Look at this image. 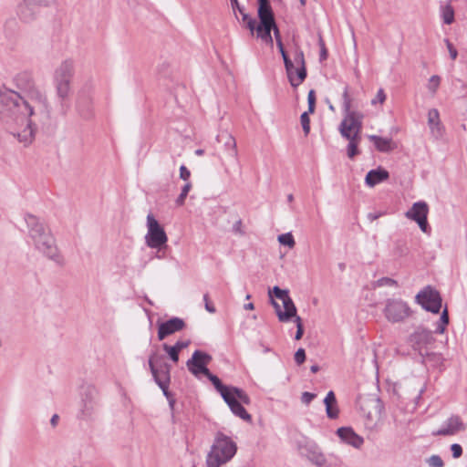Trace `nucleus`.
I'll list each match as a JSON object with an SVG mask.
<instances>
[{
    "label": "nucleus",
    "mask_w": 467,
    "mask_h": 467,
    "mask_svg": "<svg viewBox=\"0 0 467 467\" xmlns=\"http://www.w3.org/2000/svg\"><path fill=\"white\" fill-rule=\"evenodd\" d=\"M16 85L21 93L9 90L0 95V118L7 131L26 147L34 141L37 126L49 120L50 106L26 74L17 76Z\"/></svg>",
    "instance_id": "f257e3e1"
},
{
    "label": "nucleus",
    "mask_w": 467,
    "mask_h": 467,
    "mask_svg": "<svg viewBox=\"0 0 467 467\" xmlns=\"http://www.w3.org/2000/svg\"><path fill=\"white\" fill-rule=\"evenodd\" d=\"M25 221L28 229V237L36 250L57 265H63L65 264L64 257L57 246L50 230L33 214H26Z\"/></svg>",
    "instance_id": "f03ea898"
},
{
    "label": "nucleus",
    "mask_w": 467,
    "mask_h": 467,
    "mask_svg": "<svg viewBox=\"0 0 467 467\" xmlns=\"http://www.w3.org/2000/svg\"><path fill=\"white\" fill-rule=\"evenodd\" d=\"M206 377L211 380L214 388L220 392L222 398L229 406L231 411L245 421H251V415L245 410L243 404L248 405L251 402L249 396L242 389L223 385L220 379L210 371Z\"/></svg>",
    "instance_id": "7ed1b4c3"
},
{
    "label": "nucleus",
    "mask_w": 467,
    "mask_h": 467,
    "mask_svg": "<svg viewBox=\"0 0 467 467\" xmlns=\"http://www.w3.org/2000/svg\"><path fill=\"white\" fill-rule=\"evenodd\" d=\"M206 377L211 380L214 388L220 392L222 398L229 406L231 411L245 421H251V415L245 410L243 404L248 405L251 402L249 396L242 389L223 385L220 379L210 371Z\"/></svg>",
    "instance_id": "20e7f679"
},
{
    "label": "nucleus",
    "mask_w": 467,
    "mask_h": 467,
    "mask_svg": "<svg viewBox=\"0 0 467 467\" xmlns=\"http://www.w3.org/2000/svg\"><path fill=\"white\" fill-rule=\"evenodd\" d=\"M237 445L228 436L218 433L206 456L207 467H221L230 462L236 454Z\"/></svg>",
    "instance_id": "39448f33"
},
{
    "label": "nucleus",
    "mask_w": 467,
    "mask_h": 467,
    "mask_svg": "<svg viewBox=\"0 0 467 467\" xmlns=\"http://www.w3.org/2000/svg\"><path fill=\"white\" fill-rule=\"evenodd\" d=\"M342 99L345 117L339 126L340 133L346 139L360 137L362 115L351 110V98L348 94V87L344 88Z\"/></svg>",
    "instance_id": "423d86ee"
},
{
    "label": "nucleus",
    "mask_w": 467,
    "mask_h": 467,
    "mask_svg": "<svg viewBox=\"0 0 467 467\" xmlns=\"http://www.w3.org/2000/svg\"><path fill=\"white\" fill-rule=\"evenodd\" d=\"M293 59H291L288 54L282 56L286 75L292 87L296 88L306 78V60L303 50L297 44L293 47Z\"/></svg>",
    "instance_id": "0eeeda50"
},
{
    "label": "nucleus",
    "mask_w": 467,
    "mask_h": 467,
    "mask_svg": "<svg viewBox=\"0 0 467 467\" xmlns=\"http://www.w3.org/2000/svg\"><path fill=\"white\" fill-rule=\"evenodd\" d=\"M74 74V62L70 59L61 62L54 72V83L58 98L65 99L70 93V82Z\"/></svg>",
    "instance_id": "6e6552de"
},
{
    "label": "nucleus",
    "mask_w": 467,
    "mask_h": 467,
    "mask_svg": "<svg viewBox=\"0 0 467 467\" xmlns=\"http://www.w3.org/2000/svg\"><path fill=\"white\" fill-rule=\"evenodd\" d=\"M259 26L256 28V36L265 43L273 45V37L269 36V29L274 26V13L269 0H258Z\"/></svg>",
    "instance_id": "1a4fd4ad"
},
{
    "label": "nucleus",
    "mask_w": 467,
    "mask_h": 467,
    "mask_svg": "<svg viewBox=\"0 0 467 467\" xmlns=\"http://www.w3.org/2000/svg\"><path fill=\"white\" fill-rule=\"evenodd\" d=\"M147 230L145 243L150 248L160 250L166 245L168 236L163 227L151 213L147 215Z\"/></svg>",
    "instance_id": "9d476101"
},
{
    "label": "nucleus",
    "mask_w": 467,
    "mask_h": 467,
    "mask_svg": "<svg viewBox=\"0 0 467 467\" xmlns=\"http://www.w3.org/2000/svg\"><path fill=\"white\" fill-rule=\"evenodd\" d=\"M385 317L392 323L401 322L411 315L408 304L401 299H388L384 308Z\"/></svg>",
    "instance_id": "9b49d317"
},
{
    "label": "nucleus",
    "mask_w": 467,
    "mask_h": 467,
    "mask_svg": "<svg viewBox=\"0 0 467 467\" xmlns=\"http://www.w3.org/2000/svg\"><path fill=\"white\" fill-rule=\"evenodd\" d=\"M434 341L432 332L422 327H417L409 337L410 345L414 350L418 351L420 356L428 354L429 346L432 345Z\"/></svg>",
    "instance_id": "f8f14e48"
},
{
    "label": "nucleus",
    "mask_w": 467,
    "mask_h": 467,
    "mask_svg": "<svg viewBox=\"0 0 467 467\" xmlns=\"http://www.w3.org/2000/svg\"><path fill=\"white\" fill-rule=\"evenodd\" d=\"M416 302L426 311L437 314L441 307V297L440 293L431 286H426L416 296Z\"/></svg>",
    "instance_id": "ddd939ff"
},
{
    "label": "nucleus",
    "mask_w": 467,
    "mask_h": 467,
    "mask_svg": "<svg viewBox=\"0 0 467 467\" xmlns=\"http://www.w3.org/2000/svg\"><path fill=\"white\" fill-rule=\"evenodd\" d=\"M430 212L429 205L424 201H419L412 204V206L405 213V217L409 220L414 221L419 225L420 229L427 234L430 231L428 223V214Z\"/></svg>",
    "instance_id": "4468645a"
},
{
    "label": "nucleus",
    "mask_w": 467,
    "mask_h": 467,
    "mask_svg": "<svg viewBox=\"0 0 467 467\" xmlns=\"http://www.w3.org/2000/svg\"><path fill=\"white\" fill-rule=\"evenodd\" d=\"M212 357L201 350H195L192 358L186 362L187 368L195 377H199L200 374L204 376L209 373L207 365L211 362Z\"/></svg>",
    "instance_id": "2eb2a0df"
},
{
    "label": "nucleus",
    "mask_w": 467,
    "mask_h": 467,
    "mask_svg": "<svg viewBox=\"0 0 467 467\" xmlns=\"http://www.w3.org/2000/svg\"><path fill=\"white\" fill-rule=\"evenodd\" d=\"M466 425L458 415H451L443 421L441 428L432 432L434 436H454L464 431Z\"/></svg>",
    "instance_id": "dca6fc26"
},
{
    "label": "nucleus",
    "mask_w": 467,
    "mask_h": 467,
    "mask_svg": "<svg viewBox=\"0 0 467 467\" xmlns=\"http://www.w3.org/2000/svg\"><path fill=\"white\" fill-rule=\"evenodd\" d=\"M160 358L161 357L155 351L150 355L148 360L150 372L154 378L156 384L161 382L162 380H165V382H170L171 379V366L167 363H161L157 365Z\"/></svg>",
    "instance_id": "f3484780"
},
{
    "label": "nucleus",
    "mask_w": 467,
    "mask_h": 467,
    "mask_svg": "<svg viewBox=\"0 0 467 467\" xmlns=\"http://www.w3.org/2000/svg\"><path fill=\"white\" fill-rule=\"evenodd\" d=\"M185 327V322L180 317H172L165 322L158 324V339L163 340L168 336L182 330Z\"/></svg>",
    "instance_id": "a211bd4d"
},
{
    "label": "nucleus",
    "mask_w": 467,
    "mask_h": 467,
    "mask_svg": "<svg viewBox=\"0 0 467 467\" xmlns=\"http://www.w3.org/2000/svg\"><path fill=\"white\" fill-rule=\"evenodd\" d=\"M337 435L340 441L355 449H360L364 444V439L350 427H340L337 430Z\"/></svg>",
    "instance_id": "6ab92c4d"
},
{
    "label": "nucleus",
    "mask_w": 467,
    "mask_h": 467,
    "mask_svg": "<svg viewBox=\"0 0 467 467\" xmlns=\"http://www.w3.org/2000/svg\"><path fill=\"white\" fill-rule=\"evenodd\" d=\"M39 6L34 1L24 0L18 6L17 14L25 22L32 21L38 13Z\"/></svg>",
    "instance_id": "aec40b11"
},
{
    "label": "nucleus",
    "mask_w": 467,
    "mask_h": 467,
    "mask_svg": "<svg viewBox=\"0 0 467 467\" xmlns=\"http://www.w3.org/2000/svg\"><path fill=\"white\" fill-rule=\"evenodd\" d=\"M271 304L274 306L278 320L280 322H288L296 314V307L293 301L290 302L289 306H286V305H283L284 310L281 309L280 305L277 302H275L273 298H271Z\"/></svg>",
    "instance_id": "412c9836"
},
{
    "label": "nucleus",
    "mask_w": 467,
    "mask_h": 467,
    "mask_svg": "<svg viewBox=\"0 0 467 467\" xmlns=\"http://www.w3.org/2000/svg\"><path fill=\"white\" fill-rule=\"evenodd\" d=\"M96 409V401L93 396V391L88 390L85 398L81 400L80 414L83 419H89Z\"/></svg>",
    "instance_id": "4be33fe9"
},
{
    "label": "nucleus",
    "mask_w": 467,
    "mask_h": 467,
    "mask_svg": "<svg viewBox=\"0 0 467 467\" xmlns=\"http://www.w3.org/2000/svg\"><path fill=\"white\" fill-rule=\"evenodd\" d=\"M389 177V173L388 171L378 168L376 170L369 171L365 178V182L369 187H374L375 185L388 180Z\"/></svg>",
    "instance_id": "5701e85b"
},
{
    "label": "nucleus",
    "mask_w": 467,
    "mask_h": 467,
    "mask_svg": "<svg viewBox=\"0 0 467 467\" xmlns=\"http://www.w3.org/2000/svg\"><path fill=\"white\" fill-rule=\"evenodd\" d=\"M368 140L374 143L376 149L380 152H389L397 148L396 143L390 138L369 135Z\"/></svg>",
    "instance_id": "b1692460"
},
{
    "label": "nucleus",
    "mask_w": 467,
    "mask_h": 467,
    "mask_svg": "<svg viewBox=\"0 0 467 467\" xmlns=\"http://www.w3.org/2000/svg\"><path fill=\"white\" fill-rule=\"evenodd\" d=\"M326 412L329 419H337L339 414L338 408L337 406V400L333 391H329L325 400Z\"/></svg>",
    "instance_id": "393cba45"
},
{
    "label": "nucleus",
    "mask_w": 467,
    "mask_h": 467,
    "mask_svg": "<svg viewBox=\"0 0 467 467\" xmlns=\"http://www.w3.org/2000/svg\"><path fill=\"white\" fill-rule=\"evenodd\" d=\"M308 460L314 464L322 467L326 464L327 459L323 452L317 448H311L307 451Z\"/></svg>",
    "instance_id": "a878e982"
},
{
    "label": "nucleus",
    "mask_w": 467,
    "mask_h": 467,
    "mask_svg": "<svg viewBox=\"0 0 467 467\" xmlns=\"http://www.w3.org/2000/svg\"><path fill=\"white\" fill-rule=\"evenodd\" d=\"M381 409L382 406L378 402L376 406V412L375 415H371L370 413L368 414L366 426L368 429H375L377 428L380 421H381Z\"/></svg>",
    "instance_id": "bb28decb"
},
{
    "label": "nucleus",
    "mask_w": 467,
    "mask_h": 467,
    "mask_svg": "<svg viewBox=\"0 0 467 467\" xmlns=\"http://www.w3.org/2000/svg\"><path fill=\"white\" fill-rule=\"evenodd\" d=\"M269 296L272 298V295L283 302V305L286 306H290V302L293 301L289 296L288 290L281 289L279 286H274L272 290H269Z\"/></svg>",
    "instance_id": "cd10ccee"
},
{
    "label": "nucleus",
    "mask_w": 467,
    "mask_h": 467,
    "mask_svg": "<svg viewBox=\"0 0 467 467\" xmlns=\"http://www.w3.org/2000/svg\"><path fill=\"white\" fill-rule=\"evenodd\" d=\"M224 147L226 150L228 151V154L230 157H232L234 160H237L238 151H237V146L235 139L231 135H226V140L224 142Z\"/></svg>",
    "instance_id": "c85d7f7f"
},
{
    "label": "nucleus",
    "mask_w": 467,
    "mask_h": 467,
    "mask_svg": "<svg viewBox=\"0 0 467 467\" xmlns=\"http://www.w3.org/2000/svg\"><path fill=\"white\" fill-rule=\"evenodd\" d=\"M348 156L350 159H353L356 155L359 153L358 150V146L360 142L361 137H354L348 139Z\"/></svg>",
    "instance_id": "c756f323"
},
{
    "label": "nucleus",
    "mask_w": 467,
    "mask_h": 467,
    "mask_svg": "<svg viewBox=\"0 0 467 467\" xmlns=\"http://www.w3.org/2000/svg\"><path fill=\"white\" fill-rule=\"evenodd\" d=\"M240 15L242 16L243 23L245 24V26L250 30L251 34L254 35L259 24L256 23L254 18L246 14L244 9L243 10V14Z\"/></svg>",
    "instance_id": "7c9ffc66"
},
{
    "label": "nucleus",
    "mask_w": 467,
    "mask_h": 467,
    "mask_svg": "<svg viewBox=\"0 0 467 467\" xmlns=\"http://www.w3.org/2000/svg\"><path fill=\"white\" fill-rule=\"evenodd\" d=\"M448 323H449V315H448V310L445 308L442 311L440 320L437 323V326L435 328V333L443 334Z\"/></svg>",
    "instance_id": "2f4dec72"
},
{
    "label": "nucleus",
    "mask_w": 467,
    "mask_h": 467,
    "mask_svg": "<svg viewBox=\"0 0 467 467\" xmlns=\"http://www.w3.org/2000/svg\"><path fill=\"white\" fill-rule=\"evenodd\" d=\"M274 30V35H275V40H276V45H277V47L281 53L282 56H284V54H287L286 51L285 50V47H284V45H283V42H282V39H281V36H280V32H279V29L277 28L276 25H275V21L274 20V26H272L269 29V36L272 37L271 36V31Z\"/></svg>",
    "instance_id": "473e14b6"
},
{
    "label": "nucleus",
    "mask_w": 467,
    "mask_h": 467,
    "mask_svg": "<svg viewBox=\"0 0 467 467\" xmlns=\"http://www.w3.org/2000/svg\"><path fill=\"white\" fill-rule=\"evenodd\" d=\"M441 16L443 22L446 25H450L454 20V11L451 5H445L442 7Z\"/></svg>",
    "instance_id": "72a5a7b5"
},
{
    "label": "nucleus",
    "mask_w": 467,
    "mask_h": 467,
    "mask_svg": "<svg viewBox=\"0 0 467 467\" xmlns=\"http://www.w3.org/2000/svg\"><path fill=\"white\" fill-rule=\"evenodd\" d=\"M441 84V78L438 75H433L430 78L427 88L432 94L435 95Z\"/></svg>",
    "instance_id": "f704fd0d"
},
{
    "label": "nucleus",
    "mask_w": 467,
    "mask_h": 467,
    "mask_svg": "<svg viewBox=\"0 0 467 467\" xmlns=\"http://www.w3.org/2000/svg\"><path fill=\"white\" fill-rule=\"evenodd\" d=\"M278 242L283 245L288 246L289 248H293L296 244L294 236L291 233L280 234L278 236Z\"/></svg>",
    "instance_id": "c9c22d12"
},
{
    "label": "nucleus",
    "mask_w": 467,
    "mask_h": 467,
    "mask_svg": "<svg viewBox=\"0 0 467 467\" xmlns=\"http://www.w3.org/2000/svg\"><path fill=\"white\" fill-rule=\"evenodd\" d=\"M428 123L432 128L440 124V114L436 109H432L428 112Z\"/></svg>",
    "instance_id": "e433bc0d"
},
{
    "label": "nucleus",
    "mask_w": 467,
    "mask_h": 467,
    "mask_svg": "<svg viewBox=\"0 0 467 467\" xmlns=\"http://www.w3.org/2000/svg\"><path fill=\"white\" fill-rule=\"evenodd\" d=\"M162 348L164 351L169 355L170 358L174 362L177 363L179 361V351L173 347L169 346L168 344H163Z\"/></svg>",
    "instance_id": "4c0bfd02"
},
{
    "label": "nucleus",
    "mask_w": 467,
    "mask_h": 467,
    "mask_svg": "<svg viewBox=\"0 0 467 467\" xmlns=\"http://www.w3.org/2000/svg\"><path fill=\"white\" fill-rule=\"evenodd\" d=\"M169 383L170 382H165V380H162L161 382H159L157 385L161 389L164 396L168 399L169 400V403H170V406L172 408L173 405H174V399L172 398L171 394L169 392L168 390V388H169Z\"/></svg>",
    "instance_id": "58836bf2"
},
{
    "label": "nucleus",
    "mask_w": 467,
    "mask_h": 467,
    "mask_svg": "<svg viewBox=\"0 0 467 467\" xmlns=\"http://www.w3.org/2000/svg\"><path fill=\"white\" fill-rule=\"evenodd\" d=\"M192 188L191 182H187L182 189V192L178 198L176 199V204L177 205H182L184 203V201Z\"/></svg>",
    "instance_id": "ea45409f"
},
{
    "label": "nucleus",
    "mask_w": 467,
    "mask_h": 467,
    "mask_svg": "<svg viewBox=\"0 0 467 467\" xmlns=\"http://www.w3.org/2000/svg\"><path fill=\"white\" fill-rule=\"evenodd\" d=\"M426 462L430 467H443L444 462L439 455H431L426 460Z\"/></svg>",
    "instance_id": "a19ab883"
},
{
    "label": "nucleus",
    "mask_w": 467,
    "mask_h": 467,
    "mask_svg": "<svg viewBox=\"0 0 467 467\" xmlns=\"http://www.w3.org/2000/svg\"><path fill=\"white\" fill-rule=\"evenodd\" d=\"M301 125L306 135L310 131V119L307 112H304L300 117Z\"/></svg>",
    "instance_id": "79ce46f5"
},
{
    "label": "nucleus",
    "mask_w": 467,
    "mask_h": 467,
    "mask_svg": "<svg viewBox=\"0 0 467 467\" xmlns=\"http://www.w3.org/2000/svg\"><path fill=\"white\" fill-rule=\"evenodd\" d=\"M318 45L320 47L319 60L322 62L327 58V50L326 48L325 42L321 36H319L318 38Z\"/></svg>",
    "instance_id": "37998d69"
},
{
    "label": "nucleus",
    "mask_w": 467,
    "mask_h": 467,
    "mask_svg": "<svg viewBox=\"0 0 467 467\" xmlns=\"http://www.w3.org/2000/svg\"><path fill=\"white\" fill-rule=\"evenodd\" d=\"M307 101H308V111L310 113H313L315 110V105H316V96H315V91L313 89H311L308 92Z\"/></svg>",
    "instance_id": "c03bdc74"
},
{
    "label": "nucleus",
    "mask_w": 467,
    "mask_h": 467,
    "mask_svg": "<svg viewBox=\"0 0 467 467\" xmlns=\"http://www.w3.org/2000/svg\"><path fill=\"white\" fill-rule=\"evenodd\" d=\"M386 100V94L382 88L378 90L376 97L371 100L372 105H376L378 102L383 104Z\"/></svg>",
    "instance_id": "a18cd8bd"
},
{
    "label": "nucleus",
    "mask_w": 467,
    "mask_h": 467,
    "mask_svg": "<svg viewBox=\"0 0 467 467\" xmlns=\"http://www.w3.org/2000/svg\"><path fill=\"white\" fill-rule=\"evenodd\" d=\"M451 451L452 453V457L454 459H458L462 455V448L458 443H453L451 445Z\"/></svg>",
    "instance_id": "49530a36"
},
{
    "label": "nucleus",
    "mask_w": 467,
    "mask_h": 467,
    "mask_svg": "<svg viewBox=\"0 0 467 467\" xmlns=\"http://www.w3.org/2000/svg\"><path fill=\"white\" fill-rule=\"evenodd\" d=\"M306 359V353L303 348H298L295 353V361L296 364L301 365Z\"/></svg>",
    "instance_id": "de8ad7c7"
},
{
    "label": "nucleus",
    "mask_w": 467,
    "mask_h": 467,
    "mask_svg": "<svg viewBox=\"0 0 467 467\" xmlns=\"http://www.w3.org/2000/svg\"><path fill=\"white\" fill-rule=\"evenodd\" d=\"M445 44H446V47L448 48V51L450 53V57L452 60L456 59L457 56H458V52L456 50V48L453 47V45L450 42L449 39H445L444 40Z\"/></svg>",
    "instance_id": "09e8293b"
},
{
    "label": "nucleus",
    "mask_w": 467,
    "mask_h": 467,
    "mask_svg": "<svg viewBox=\"0 0 467 467\" xmlns=\"http://www.w3.org/2000/svg\"><path fill=\"white\" fill-rule=\"evenodd\" d=\"M315 398L316 394L306 391L302 393L301 400L303 403L308 405Z\"/></svg>",
    "instance_id": "8fccbe9b"
},
{
    "label": "nucleus",
    "mask_w": 467,
    "mask_h": 467,
    "mask_svg": "<svg viewBox=\"0 0 467 467\" xmlns=\"http://www.w3.org/2000/svg\"><path fill=\"white\" fill-rule=\"evenodd\" d=\"M191 176V171L184 166L180 167V178L183 181H188Z\"/></svg>",
    "instance_id": "3c124183"
},
{
    "label": "nucleus",
    "mask_w": 467,
    "mask_h": 467,
    "mask_svg": "<svg viewBox=\"0 0 467 467\" xmlns=\"http://www.w3.org/2000/svg\"><path fill=\"white\" fill-rule=\"evenodd\" d=\"M203 301L205 303V309L209 312V313H215V307L213 304L210 303L209 301V296L208 294H205L203 296Z\"/></svg>",
    "instance_id": "603ef678"
},
{
    "label": "nucleus",
    "mask_w": 467,
    "mask_h": 467,
    "mask_svg": "<svg viewBox=\"0 0 467 467\" xmlns=\"http://www.w3.org/2000/svg\"><path fill=\"white\" fill-rule=\"evenodd\" d=\"M190 344V341H177L173 347L177 349V351H181L183 348H186Z\"/></svg>",
    "instance_id": "864d4df0"
},
{
    "label": "nucleus",
    "mask_w": 467,
    "mask_h": 467,
    "mask_svg": "<svg viewBox=\"0 0 467 467\" xmlns=\"http://www.w3.org/2000/svg\"><path fill=\"white\" fill-rule=\"evenodd\" d=\"M230 1H231V6H232L234 12H235L237 10L240 14H243L244 7L240 5L238 0H230Z\"/></svg>",
    "instance_id": "5fc2aeb1"
},
{
    "label": "nucleus",
    "mask_w": 467,
    "mask_h": 467,
    "mask_svg": "<svg viewBox=\"0 0 467 467\" xmlns=\"http://www.w3.org/2000/svg\"><path fill=\"white\" fill-rule=\"evenodd\" d=\"M379 283L380 285H396V281L391 279V278H388V277H384V278H381L379 280Z\"/></svg>",
    "instance_id": "6e6d98bb"
},
{
    "label": "nucleus",
    "mask_w": 467,
    "mask_h": 467,
    "mask_svg": "<svg viewBox=\"0 0 467 467\" xmlns=\"http://www.w3.org/2000/svg\"><path fill=\"white\" fill-rule=\"evenodd\" d=\"M296 335H295V339L296 340H299L302 338L303 335H304V327H296Z\"/></svg>",
    "instance_id": "4d7b16f0"
},
{
    "label": "nucleus",
    "mask_w": 467,
    "mask_h": 467,
    "mask_svg": "<svg viewBox=\"0 0 467 467\" xmlns=\"http://www.w3.org/2000/svg\"><path fill=\"white\" fill-rule=\"evenodd\" d=\"M241 228H242V222L239 220V221H237V222L234 224L233 229H234V231L235 233L243 234V232H242V229H241Z\"/></svg>",
    "instance_id": "13d9d810"
},
{
    "label": "nucleus",
    "mask_w": 467,
    "mask_h": 467,
    "mask_svg": "<svg viewBox=\"0 0 467 467\" xmlns=\"http://www.w3.org/2000/svg\"><path fill=\"white\" fill-rule=\"evenodd\" d=\"M59 417L57 414H54L50 420V423L53 427H56L58 423Z\"/></svg>",
    "instance_id": "bf43d9fd"
},
{
    "label": "nucleus",
    "mask_w": 467,
    "mask_h": 467,
    "mask_svg": "<svg viewBox=\"0 0 467 467\" xmlns=\"http://www.w3.org/2000/svg\"><path fill=\"white\" fill-rule=\"evenodd\" d=\"M293 317L295 318L294 322L296 323V327H303L302 319L299 316L296 314Z\"/></svg>",
    "instance_id": "052dcab7"
},
{
    "label": "nucleus",
    "mask_w": 467,
    "mask_h": 467,
    "mask_svg": "<svg viewBox=\"0 0 467 467\" xmlns=\"http://www.w3.org/2000/svg\"><path fill=\"white\" fill-rule=\"evenodd\" d=\"M245 310H253L254 308V305L253 303H247L244 306Z\"/></svg>",
    "instance_id": "680f3d73"
},
{
    "label": "nucleus",
    "mask_w": 467,
    "mask_h": 467,
    "mask_svg": "<svg viewBox=\"0 0 467 467\" xmlns=\"http://www.w3.org/2000/svg\"><path fill=\"white\" fill-rule=\"evenodd\" d=\"M311 372L316 373L319 370V367L317 365H313L310 368Z\"/></svg>",
    "instance_id": "e2e57ef3"
},
{
    "label": "nucleus",
    "mask_w": 467,
    "mask_h": 467,
    "mask_svg": "<svg viewBox=\"0 0 467 467\" xmlns=\"http://www.w3.org/2000/svg\"><path fill=\"white\" fill-rule=\"evenodd\" d=\"M203 153H204V150L202 149H198L195 150V154L197 156H202V155H203Z\"/></svg>",
    "instance_id": "0e129e2a"
},
{
    "label": "nucleus",
    "mask_w": 467,
    "mask_h": 467,
    "mask_svg": "<svg viewBox=\"0 0 467 467\" xmlns=\"http://www.w3.org/2000/svg\"><path fill=\"white\" fill-rule=\"evenodd\" d=\"M293 200H294V196H293V194H288V195H287V201H288L289 202H293Z\"/></svg>",
    "instance_id": "69168bd1"
},
{
    "label": "nucleus",
    "mask_w": 467,
    "mask_h": 467,
    "mask_svg": "<svg viewBox=\"0 0 467 467\" xmlns=\"http://www.w3.org/2000/svg\"><path fill=\"white\" fill-rule=\"evenodd\" d=\"M224 173H225L227 176H230V170H229V168L224 167Z\"/></svg>",
    "instance_id": "338daca9"
},
{
    "label": "nucleus",
    "mask_w": 467,
    "mask_h": 467,
    "mask_svg": "<svg viewBox=\"0 0 467 467\" xmlns=\"http://www.w3.org/2000/svg\"><path fill=\"white\" fill-rule=\"evenodd\" d=\"M299 1H300V4H301L302 5H306V0H299Z\"/></svg>",
    "instance_id": "774afa93"
}]
</instances>
